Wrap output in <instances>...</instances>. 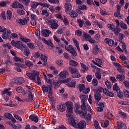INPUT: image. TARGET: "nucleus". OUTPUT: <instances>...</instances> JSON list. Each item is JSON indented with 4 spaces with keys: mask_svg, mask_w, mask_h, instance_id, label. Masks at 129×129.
Returning <instances> with one entry per match:
<instances>
[{
    "mask_svg": "<svg viewBox=\"0 0 129 129\" xmlns=\"http://www.w3.org/2000/svg\"><path fill=\"white\" fill-rule=\"evenodd\" d=\"M26 75L30 78V79H31V80H33V81H36V78L37 77V84L38 85H41V84H42L41 79L39 76V72H38V71L33 70L32 73H27Z\"/></svg>",
    "mask_w": 129,
    "mask_h": 129,
    "instance_id": "f257e3e1",
    "label": "nucleus"
},
{
    "mask_svg": "<svg viewBox=\"0 0 129 129\" xmlns=\"http://www.w3.org/2000/svg\"><path fill=\"white\" fill-rule=\"evenodd\" d=\"M69 122L70 123V124H71L72 125H73V126H75V127H77V128H80V129L84 128L85 123H86V122H85V121L82 120V121H81L80 122H79L78 124H76L75 119L73 117L70 118L69 119Z\"/></svg>",
    "mask_w": 129,
    "mask_h": 129,
    "instance_id": "f03ea898",
    "label": "nucleus"
},
{
    "mask_svg": "<svg viewBox=\"0 0 129 129\" xmlns=\"http://www.w3.org/2000/svg\"><path fill=\"white\" fill-rule=\"evenodd\" d=\"M69 71L71 73L73 78H79L82 76L80 74H79L78 70L75 67H69Z\"/></svg>",
    "mask_w": 129,
    "mask_h": 129,
    "instance_id": "7ed1b4c3",
    "label": "nucleus"
},
{
    "mask_svg": "<svg viewBox=\"0 0 129 129\" xmlns=\"http://www.w3.org/2000/svg\"><path fill=\"white\" fill-rule=\"evenodd\" d=\"M67 105V111L68 113L67 114L66 116L68 119V121L69 122V119L72 117L71 116L72 115V113H73V103L72 102H69Z\"/></svg>",
    "mask_w": 129,
    "mask_h": 129,
    "instance_id": "20e7f679",
    "label": "nucleus"
},
{
    "mask_svg": "<svg viewBox=\"0 0 129 129\" xmlns=\"http://www.w3.org/2000/svg\"><path fill=\"white\" fill-rule=\"evenodd\" d=\"M12 45L13 47H15V48H17V49H20V50H22V49H23V48H26V46L23 44V42L21 41H16L12 40L11 41Z\"/></svg>",
    "mask_w": 129,
    "mask_h": 129,
    "instance_id": "39448f33",
    "label": "nucleus"
},
{
    "mask_svg": "<svg viewBox=\"0 0 129 129\" xmlns=\"http://www.w3.org/2000/svg\"><path fill=\"white\" fill-rule=\"evenodd\" d=\"M65 49L67 51H68L69 53L72 54L73 57H76L77 56V52H76V51L74 49V47H73V46L72 45H69L67 47L65 46Z\"/></svg>",
    "mask_w": 129,
    "mask_h": 129,
    "instance_id": "423d86ee",
    "label": "nucleus"
},
{
    "mask_svg": "<svg viewBox=\"0 0 129 129\" xmlns=\"http://www.w3.org/2000/svg\"><path fill=\"white\" fill-rule=\"evenodd\" d=\"M81 115L83 118H85V120L87 121H89V120L91 119V114H90V113L87 114V111H85L84 112H82Z\"/></svg>",
    "mask_w": 129,
    "mask_h": 129,
    "instance_id": "0eeeda50",
    "label": "nucleus"
},
{
    "mask_svg": "<svg viewBox=\"0 0 129 129\" xmlns=\"http://www.w3.org/2000/svg\"><path fill=\"white\" fill-rule=\"evenodd\" d=\"M48 24L50 25V28L53 30L57 29L58 27H59V25L56 23V21L53 19L49 20L48 21Z\"/></svg>",
    "mask_w": 129,
    "mask_h": 129,
    "instance_id": "6e6552de",
    "label": "nucleus"
},
{
    "mask_svg": "<svg viewBox=\"0 0 129 129\" xmlns=\"http://www.w3.org/2000/svg\"><path fill=\"white\" fill-rule=\"evenodd\" d=\"M42 41L44 43V44H46V45H47V46H49V47H51V48H49L50 50L54 49V44L52 43V41L51 40V39H49L48 41L45 38H42Z\"/></svg>",
    "mask_w": 129,
    "mask_h": 129,
    "instance_id": "1a4fd4ad",
    "label": "nucleus"
},
{
    "mask_svg": "<svg viewBox=\"0 0 129 129\" xmlns=\"http://www.w3.org/2000/svg\"><path fill=\"white\" fill-rule=\"evenodd\" d=\"M114 65L115 67H116V69L119 73H121V74H123L124 72H123V69L121 67V65L119 64L118 62H114Z\"/></svg>",
    "mask_w": 129,
    "mask_h": 129,
    "instance_id": "9d476101",
    "label": "nucleus"
},
{
    "mask_svg": "<svg viewBox=\"0 0 129 129\" xmlns=\"http://www.w3.org/2000/svg\"><path fill=\"white\" fill-rule=\"evenodd\" d=\"M117 8V10H116V12H115L114 13V17H116L117 18H121V16L120 15V6L119 5H117L116 6Z\"/></svg>",
    "mask_w": 129,
    "mask_h": 129,
    "instance_id": "9b49d317",
    "label": "nucleus"
},
{
    "mask_svg": "<svg viewBox=\"0 0 129 129\" xmlns=\"http://www.w3.org/2000/svg\"><path fill=\"white\" fill-rule=\"evenodd\" d=\"M117 126L118 129H126V124L121 121L117 122Z\"/></svg>",
    "mask_w": 129,
    "mask_h": 129,
    "instance_id": "f8f14e48",
    "label": "nucleus"
},
{
    "mask_svg": "<svg viewBox=\"0 0 129 129\" xmlns=\"http://www.w3.org/2000/svg\"><path fill=\"white\" fill-rule=\"evenodd\" d=\"M58 75L61 79H65L68 76V72L67 70H64L61 72Z\"/></svg>",
    "mask_w": 129,
    "mask_h": 129,
    "instance_id": "ddd939ff",
    "label": "nucleus"
},
{
    "mask_svg": "<svg viewBox=\"0 0 129 129\" xmlns=\"http://www.w3.org/2000/svg\"><path fill=\"white\" fill-rule=\"evenodd\" d=\"M15 66H17V70L18 72H22V69L21 68H25L26 66L25 64H22L21 63L15 62Z\"/></svg>",
    "mask_w": 129,
    "mask_h": 129,
    "instance_id": "4468645a",
    "label": "nucleus"
},
{
    "mask_svg": "<svg viewBox=\"0 0 129 129\" xmlns=\"http://www.w3.org/2000/svg\"><path fill=\"white\" fill-rule=\"evenodd\" d=\"M116 79H118L119 82H122L125 79L124 73L120 74H117L116 75Z\"/></svg>",
    "mask_w": 129,
    "mask_h": 129,
    "instance_id": "2eb2a0df",
    "label": "nucleus"
},
{
    "mask_svg": "<svg viewBox=\"0 0 129 129\" xmlns=\"http://www.w3.org/2000/svg\"><path fill=\"white\" fill-rule=\"evenodd\" d=\"M16 90L17 92H18V93H22L23 95H25V94H27V92H26V91H25L24 88H23V87H17L16 89Z\"/></svg>",
    "mask_w": 129,
    "mask_h": 129,
    "instance_id": "dca6fc26",
    "label": "nucleus"
},
{
    "mask_svg": "<svg viewBox=\"0 0 129 129\" xmlns=\"http://www.w3.org/2000/svg\"><path fill=\"white\" fill-rule=\"evenodd\" d=\"M28 98L25 100V101H27V102H32L33 100H34V97L33 96V93L32 92L29 91Z\"/></svg>",
    "mask_w": 129,
    "mask_h": 129,
    "instance_id": "f3484780",
    "label": "nucleus"
},
{
    "mask_svg": "<svg viewBox=\"0 0 129 129\" xmlns=\"http://www.w3.org/2000/svg\"><path fill=\"white\" fill-rule=\"evenodd\" d=\"M41 33L43 37H49L51 34V31L48 29H44L41 32Z\"/></svg>",
    "mask_w": 129,
    "mask_h": 129,
    "instance_id": "a211bd4d",
    "label": "nucleus"
},
{
    "mask_svg": "<svg viewBox=\"0 0 129 129\" xmlns=\"http://www.w3.org/2000/svg\"><path fill=\"white\" fill-rule=\"evenodd\" d=\"M29 119L31 120L32 121H34V122H38L39 121V117L38 116H36L34 114H32L29 116Z\"/></svg>",
    "mask_w": 129,
    "mask_h": 129,
    "instance_id": "6ab92c4d",
    "label": "nucleus"
},
{
    "mask_svg": "<svg viewBox=\"0 0 129 129\" xmlns=\"http://www.w3.org/2000/svg\"><path fill=\"white\" fill-rule=\"evenodd\" d=\"M66 85L67 86H68V87H70L71 88H74L75 86H76V81H71L69 83L66 84Z\"/></svg>",
    "mask_w": 129,
    "mask_h": 129,
    "instance_id": "aec40b11",
    "label": "nucleus"
},
{
    "mask_svg": "<svg viewBox=\"0 0 129 129\" xmlns=\"http://www.w3.org/2000/svg\"><path fill=\"white\" fill-rule=\"evenodd\" d=\"M72 8V6H71V4L68 3H66L64 5L66 13H68L69 11H71Z\"/></svg>",
    "mask_w": 129,
    "mask_h": 129,
    "instance_id": "412c9836",
    "label": "nucleus"
},
{
    "mask_svg": "<svg viewBox=\"0 0 129 129\" xmlns=\"http://www.w3.org/2000/svg\"><path fill=\"white\" fill-rule=\"evenodd\" d=\"M11 89V88L6 89L2 92L3 94H6L7 95H8V96L12 95V91H10Z\"/></svg>",
    "mask_w": 129,
    "mask_h": 129,
    "instance_id": "4be33fe9",
    "label": "nucleus"
},
{
    "mask_svg": "<svg viewBox=\"0 0 129 129\" xmlns=\"http://www.w3.org/2000/svg\"><path fill=\"white\" fill-rule=\"evenodd\" d=\"M119 26H120V22L116 24V26L115 28V36H118L119 33H120V28H119Z\"/></svg>",
    "mask_w": 129,
    "mask_h": 129,
    "instance_id": "5701e85b",
    "label": "nucleus"
},
{
    "mask_svg": "<svg viewBox=\"0 0 129 129\" xmlns=\"http://www.w3.org/2000/svg\"><path fill=\"white\" fill-rule=\"evenodd\" d=\"M107 27L111 30V31H112L115 35V27H114V25H113V24H107Z\"/></svg>",
    "mask_w": 129,
    "mask_h": 129,
    "instance_id": "b1692460",
    "label": "nucleus"
},
{
    "mask_svg": "<svg viewBox=\"0 0 129 129\" xmlns=\"http://www.w3.org/2000/svg\"><path fill=\"white\" fill-rule=\"evenodd\" d=\"M107 27L111 30V31H112L115 35V27H114V25H113V24H107Z\"/></svg>",
    "mask_w": 129,
    "mask_h": 129,
    "instance_id": "393cba45",
    "label": "nucleus"
},
{
    "mask_svg": "<svg viewBox=\"0 0 129 129\" xmlns=\"http://www.w3.org/2000/svg\"><path fill=\"white\" fill-rule=\"evenodd\" d=\"M107 27L111 30V31H112L115 35V27H114V25H113V24H107Z\"/></svg>",
    "mask_w": 129,
    "mask_h": 129,
    "instance_id": "a878e982",
    "label": "nucleus"
},
{
    "mask_svg": "<svg viewBox=\"0 0 129 129\" xmlns=\"http://www.w3.org/2000/svg\"><path fill=\"white\" fill-rule=\"evenodd\" d=\"M9 37H10V34H9V32L6 31L3 32L2 35V37L3 38V39L5 40H7Z\"/></svg>",
    "mask_w": 129,
    "mask_h": 129,
    "instance_id": "bb28decb",
    "label": "nucleus"
},
{
    "mask_svg": "<svg viewBox=\"0 0 129 129\" xmlns=\"http://www.w3.org/2000/svg\"><path fill=\"white\" fill-rule=\"evenodd\" d=\"M95 99H96L98 102H99V101L101 99V95L99 93L97 92L94 95Z\"/></svg>",
    "mask_w": 129,
    "mask_h": 129,
    "instance_id": "cd10ccee",
    "label": "nucleus"
},
{
    "mask_svg": "<svg viewBox=\"0 0 129 129\" xmlns=\"http://www.w3.org/2000/svg\"><path fill=\"white\" fill-rule=\"evenodd\" d=\"M14 60L15 61V62H22V63H24L25 62V60L23 58H21L18 56H15L14 57Z\"/></svg>",
    "mask_w": 129,
    "mask_h": 129,
    "instance_id": "c85d7f7f",
    "label": "nucleus"
},
{
    "mask_svg": "<svg viewBox=\"0 0 129 129\" xmlns=\"http://www.w3.org/2000/svg\"><path fill=\"white\" fill-rule=\"evenodd\" d=\"M84 37L86 39V41H89L90 39H91V36L86 32H83Z\"/></svg>",
    "mask_w": 129,
    "mask_h": 129,
    "instance_id": "c756f323",
    "label": "nucleus"
},
{
    "mask_svg": "<svg viewBox=\"0 0 129 129\" xmlns=\"http://www.w3.org/2000/svg\"><path fill=\"white\" fill-rule=\"evenodd\" d=\"M24 55L26 56V57H28L29 56V54H30V50L29 49V48L27 47L26 46L25 48H24Z\"/></svg>",
    "mask_w": 129,
    "mask_h": 129,
    "instance_id": "7c9ffc66",
    "label": "nucleus"
},
{
    "mask_svg": "<svg viewBox=\"0 0 129 129\" xmlns=\"http://www.w3.org/2000/svg\"><path fill=\"white\" fill-rule=\"evenodd\" d=\"M100 51V49L98 48V45H95L94 50H93V53L95 55H97V54H98L99 52Z\"/></svg>",
    "mask_w": 129,
    "mask_h": 129,
    "instance_id": "2f4dec72",
    "label": "nucleus"
},
{
    "mask_svg": "<svg viewBox=\"0 0 129 129\" xmlns=\"http://www.w3.org/2000/svg\"><path fill=\"white\" fill-rule=\"evenodd\" d=\"M69 64L71 66H73L74 67H76V66L78 65V62H77L76 61L74 60H71L70 61Z\"/></svg>",
    "mask_w": 129,
    "mask_h": 129,
    "instance_id": "473e14b6",
    "label": "nucleus"
},
{
    "mask_svg": "<svg viewBox=\"0 0 129 129\" xmlns=\"http://www.w3.org/2000/svg\"><path fill=\"white\" fill-rule=\"evenodd\" d=\"M120 27H121V29H123V30H126L127 29V26L125 23H123V21L120 22Z\"/></svg>",
    "mask_w": 129,
    "mask_h": 129,
    "instance_id": "72a5a7b5",
    "label": "nucleus"
},
{
    "mask_svg": "<svg viewBox=\"0 0 129 129\" xmlns=\"http://www.w3.org/2000/svg\"><path fill=\"white\" fill-rule=\"evenodd\" d=\"M50 70H52V74H53V75H57V74H58V71H57V69L53 66L50 67Z\"/></svg>",
    "mask_w": 129,
    "mask_h": 129,
    "instance_id": "f704fd0d",
    "label": "nucleus"
},
{
    "mask_svg": "<svg viewBox=\"0 0 129 129\" xmlns=\"http://www.w3.org/2000/svg\"><path fill=\"white\" fill-rule=\"evenodd\" d=\"M16 23L20 24L21 26H24L26 25V22L25 21L22 19H19V20H16Z\"/></svg>",
    "mask_w": 129,
    "mask_h": 129,
    "instance_id": "c9c22d12",
    "label": "nucleus"
},
{
    "mask_svg": "<svg viewBox=\"0 0 129 129\" xmlns=\"http://www.w3.org/2000/svg\"><path fill=\"white\" fill-rule=\"evenodd\" d=\"M25 64L26 65V66H28L29 68H32L33 67V64L31 62V61L30 60H26L25 61Z\"/></svg>",
    "mask_w": 129,
    "mask_h": 129,
    "instance_id": "e433bc0d",
    "label": "nucleus"
},
{
    "mask_svg": "<svg viewBox=\"0 0 129 129\" xmlns=\"http://www.w3.org/2000/svg\"><path fill=\"white\" fill-rule=\"evenodd\" d=\"M88 97V96H87V95H81L80 96V98L82 100V102L84 103H85V102L86 101V99H87Z\"/></svg>",
    "mask_w": 129,
    "mask_h": 129,
    "instance_id": "4c0bfd02",
    "label": "nucleus"
},
{
    "mask_svg": "<svg viewBox=\"0 0 129 129\" xmlns=\"http://www.w3.org/2000/svg\"><path fill=\"white\" fill-rule=\"evenodd\" d=\"M77 23L79 24V27H80V28H82L84 24V20H82L81 19H78Z\"/></svg>",
    "mask_w": 129,
    "mask_h": 129,
    "instance_id": "58836bf2",
    "label": "nucleus"
},
{
    "mask_svg": "<svg viewBox=\"0 0 129 129\" xmlns=\"http://www.w3.org/2000/svg\"><path fill=\"white\" fill-rule=\"evenodd\" d=\"M70 15H71V18H76V17L78 16V14H77V13H76V12L73 10L71 11Z\"/></svg>",
    "mask_w": 129,
    "mask_h": 129,
    "instance_id": "ea45409f",
    "label": "nucleus"
},
{
    "mask_svg": "<svg viewBox=\"0 0 129 129\" xmlns=\"http://www.w3.org/2000/svg\"><path fill=\"white\" fill-rule=\"evenodd\" d=\"M4 115L5 117L8 118V119H12V118H13V115L10 113H5Z\"/></svg>",
    "mask_w": 129,
    "mask_h": 129,
    "instance_id": "a19ab883",
    "label": "nucleus"
},
{
    "mask_svg": "<svg viewBox=\"0 0 129 129\" xmlns=\"http://www.w3.org/2000/svg\"><path fill=\"white\" fill-rule=\"evenodd\" d=\"M41 14L43 16H45V17H49V15H50L49 14V12L47 11V10H45V9H43V10H42Z\"/></svg>",
    "mask_w": 129,
    "mask_h": 129,
    "instance_id": "79ce46f5",
    "label": "nucleus"
},
{
    "mask_svg": "<svg viewBox=\"0 0 129 129\" xmlns=\"http://www.w3.org/2000/svg\"><path fill=\"white\" fill-rule=\"evenodd\" d=\"M71 78H68L64 80H61V83H69V82H71Z\"/></svg>",
    "mask_w": 129,
    "mask_h": 129,
    "instance_id": "37998d69",
    "label": "nucleus"
},
{
    "mask_svg": "<svg viewBox=\"0 0 129 129\" xmlns=\"http://www.w3.org/2000/svg\"><path fill=\"white\" fill-rule=\"evenodd\" d=\"M94 125L96 129H101L100 128V126H99V123H98V121H97V120H95L94 121Z\"/></svg>",
    "mask_w": 129,
    "mask_h": 129,
    "instance_id": "c03bdc74",
    "label": "nucleus"
},
{
    "mask_svg": "<svg viewBox=\"0 0 129 129\" xmlns=\"http://www.w3.org/2000/svg\"><path fill=\"white\" fill-rule=\"evenodd\" d=\"M24 82H25L24 78L22 77H18V85H22Z\"/></svg>",
    "mask_w": 129,
    "mask_h": 129,
    "instance_id": "a18cd8bd",
    "label": "nucleus"
},
{
    "mask_svg": "<svg viewBox=\"0 0 129 129\" xmlns=\"http://www.w3.org/2000/svg\"><path fill=\"white\" fill-rule=\"evenodd\" d=\"M40 59L41 60H42L43 62H47L48 60V57L43 55V54H41Z\"/></svg>",
    "mask_w": 129,
    "mask_h": 129,
    "instance_id": "49530a36",
    "label": "nucleus"
},
{
    "mask_svg": "<svg viewBox=\"0 0 129 129\" xmlns=\"http://www.w3.org/2000/svg\"><path fill=\"white\" fill-rule=\"evenodd\" d=\"M13 14L12 13V11H8L7 12V19H9V20H11L12 19V16Z\"/></svg>",
    "mask_w": 129,
    "mask_h": 129,
    "instance_id": "de8ad7c7",
    "label": "nucleus"
},
{
    "mask_svg": "<svg viewBox=\"0 0 129 129\" xmlns=\"http://www.w3.org/2000/svg\"><path fill=\"white\" fill-rule=\"evenodd\" d=\"M85 88V85L84 84H81L79 85V89L80 92H81V91H83V89Z\"/></svg>",
    "mask_w": 129,
    "mask_h": 129,
    "instance_id": "09e8293b",
    "label": "nucleus"
},
{
    "mask_svg": "<svg viewBox=\"0 0 129 129\" xmlns=\"http://www.w3.org/2000/svg\"><path fill=\"white\" fill-rule=\"evenodd\" d=\"M18 5H19V2H15L12 3L11 7L13 9H17L18 8Z\"/></svg>",
    "mask_w": 129,
    "mask_h": 129,
    "instance_id": "8fccbe9b",
    "label": "nucleus"
},
{
    "mask_svg": "<svg viewBox=\"0 0 129 129\" xmlns=\"http://www.w3.org/2000/svg\"><path fill=\"white\" fill-rule=\"evenodd\" d=\"M73 42L78 50V49H79V44L78 43V41L76 39L74 38L73 39Z\"/></svg>",
    "mask_w": 129,
    "mask_h": 129,
    "instance_id": "3c124183",
    "label": "nucleus"
},
{
    "mask_svg": "<svg viewBox=\"0 0 129 129\" xmlns=\"http://www.w3.org/2000/svg\"><path fill=\"white\" fill-rule=\"evenodd\" d=\"M17 13L18 15H20V16H23V15H25L26 12L23 10H17Z\"/></svg>",
    "mask_w": 129,
    "mask_h": 129,
    "instance_id": "603ef678",
    "label": "nucleus"
},
{
    "mask_svg": "<svg viewBox=\"0 0 129 129\" xmlns=\"http://www.w3.org/2000/svg\"><path fill=\"white\" fill-rule=\"evenodd\" d=\"M69 101L66 102L65 103L62 104V112L63 111H65L66 110V108L68 106V103Z\"/></svg>",
    "mask_w": 129,
    "mask_h": 129,
    "instance_id": "864d4df0",
    "label": "nucleus"
},
{
    "mask_svg": "<svg viewBox=\"0 0 129 129\" xmlns=\"http://www.w3.org/2000/svg\"><path fill=\"white\" fill-rule=\"evenodd\" d=\"M117 96L119 97V98H123V94H122V93H121V91L120 90H117Z\"/></svg>",
    "mask_w": 129,
    "mask_h": 129,
    "instance_id": "5fc2aeb1",
    "label": "nucleus"
},
{
    "mask_svg": "<svg viewBox=\"0 0 129 129\" xmlns=\"http://www.w3.org/2000/svg\"><path fill=\"white\" fill-rule=\"evenodd\" d=\"M105 84L107 86L108 89H110V88H111V83H110L109 81H106Z\"/></svg>",
    "mask_w": 129,
    "mask_h": 129,
    "instance_id": "6e6d98bb",
    "label": "nucleus"
},
{
    "mask_svg": "<svg viewBox=\"0 0 129 129\" xmlns=\"http://www.w3.org/2000/svg\"><path fill=\"white\" fill-rule=\"evenodd\" d=\"M75 35L76 36L81 37L82 36V31H80V30H77L75 32Z\"/></svg>",
    "mask_w": 129,
    "mask_h": 129,
    "instance_id": "4d7b16f0",
    "label": "nucleus"
},
{
    "mask_svg": "<svg viewBox=\"0 0 129 129\" xmlns=\"http://www.w3.org/2000/svg\"><path fill=\"white\" fill-rule=\"evenodd\" d=\"M95 75L98 80L101 79V74L99 72H96Z\"/></svg>",
    "mask_w": 129,
    "mask_h": 129,
    "instance_id": "13d9d810",
    "label": "nucleus"
},
{
    "mask_svg": "<svg viewBox=\"0 0 129 129\" xmlns=\"http://www.w3.org/2000/svg\"><path fill=\"white\" fill-rule=\"evenodd\" d=\"M42 90L44 93H45V92H48V91H49L48 90V87H46V85H43L42 86Z\"/></svg>",
    "mask_w": 129,
    "mask_h": 129,
    "instance_id": "bf43d9fd",
    "label": "nucleus"
},
{
    "mask_svg": "<svg viewBox=\"0 0 129 129\" xmlns=\"http://www.w3.org/2000/svg\"><path fill=\"white\" fill-rule=\"evenodd\" d=\"M19 2H22L23 4H25L27 7L29 6V4H30V0H19Z\"/></svg>",
    "mask_w": 129,
    "mask_h": 129,
    "instance_id": "052dcab7",
    "label": "nucleus"
},
{
    "mask_svg": "<svg viewBox=\"0 0 129 129\" xmlns=\"http://www.w3.org/2000/svg\"><path fill=\"white\" fill-rule=\"evenodd\" d=\"M63 23L65 26H69V20L67 19V17H65L63 19Z\"/></svg>",
    "mask_w": 129,
    "mask_h": 129,
    "instance_id": "680f3d73",
    "label": "nucleus"
},
{
    "mask_svg": "<svg viewBox=\"0 0 129 129\" xmlns=\"http://www.w3.org/2000/svg\"><path fill=\"white\" fill-rule=\"evenodd\" d=\"M90 91V89L89 88H86L85 87V88L83 90V93H84L85 94H87L88 92Z\"/></svg>",
    "mask_w": 129,
    "mask_h": 129,
    "instance_id": "e2e57ef3",
    "label": "nucleus"
},
{
    "mask_svg": "<svg viewBox=\"0 0 129 129\" xmlns=\"http://www.w3.org/2000/svg\"><path fill=\"white\" fill-rule=\"evenodd\" d=\"M92 78H93V77L91 75H88L86 77V79H87L88 82H91V80H92Z\"/></svg>",
    "mask_w": 129,
    "mask_h": 129,
    "instance_id": "0e129e2a",
    "label": "nucleus"
},
{
    "mask_svg": "<svg viewBox=\"0 0 129 129\" xmlns=\"http://www.w3.org/2000/svg\"><path fill=\"white\" fill-rule=\"evenodd\" d=\"M35 36L38 38V39H41V35H40V30L37 29L35 31Z\"/></svg>",
    "mask_w": 129,
    "mask_h": 129,
    "instance_id": "69168bd1",
    "label": "nucleus"
},
{
    "mask_svg": "<svg viewBox=\"0 0 129 129\" xmlns=\"http://www.w3.org/2000/svg\"><path fill=\"white\" fill-rule=\"evenodd\" d=\"M92 84L94 86H97V85L98 84V81H97V79H93L92 80Z\"/></svg>",
    "mask_w": 129,
    "mask_h": 129,
    "instance_id": "338daca9",
    "label": "nucleus"
},
{
    "mask_svg": "<svg viewBox=\"0 0 129 129\" xmlns=\"http://www.w3.org/2000/svg\"><path fill=\"white\" fill-rule=\"evenodd\" d=\"M123 84H124L125 87H126L127 88H129V82L128 81H124L123 82Z\"/></svg>",
    "mask_w": 129,
    "mask_h": 129,
    "instance_id": "774afa93",
    "label": "nucleus"
}]
</instances>
